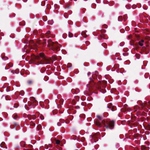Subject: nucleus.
<instances>
[{"instance_id":"obj_6","label":"nucleus","mask_w":150,"mask_h":150,"mask_svg":"<svg viewBox=\"0 0 150 150\" xmlns=\"http://www.w3.org/2000/svg\"><path fill=\"white\" fill-rule=\"evenodd\" d=\"M97 117L99 119V120H96L94 123L97 126L101 127V124H105V121L103 120H102L101 117L100 116H97Z\"/></svg>"},{"instance_id":"obj_11","label":"nucleus","mask_w":150,"mask_h":150,"mask_svg":"<svg viewBox=\"0 0 150 150\" xmlns=\"http://www.w3.org/2000/svg\"><path fill=\"white\" fill-rule=\"evenodd\" d=\"M113 107V106L111 103H109L108 105L107 106V108L109 109H111V110L112 111H113V110H112V108Z\"/></svg>"},{"instance_id":"obj_19","label":"nucleus","mask_w":150,"mask_h":150,"mask_svg":"<svg viewBox=\"0 0 150 150\" xmlns=\"http://www.w3.org/2000/svg\"><path fill=\"white\" fill-rule=\"evenodd\" d=\"M5 144V142H2V143L0 145L1 147H4V145Z\"/></svg>"},{"instance_id":"obj_9","label":"nucleus","mask_w":150,"mask_h":150,"mask_svg":"<svg viewBox=\"0 0 150 150\" xmlns=\"http://www.w3.org/2000/svg\"><path fill=\"white\" fill-rule=\"evenodd\" d=\"M150 105V101L148 103H142L140 104V106L142 108H148V106Z\"/></svg>"},{"instance_id":"obj_32","label":"nucleus","mask_w":150,"mask_h":150,"mask_svg":"<svg viewBox=\"0 0 150 150\" xmlns=\"http://www.w3.org/2000/svg\"><path fill=\"white\" fill-rule=\"evenodd\" d=\"M91 74V73L90 72H88V73H87V75H88V76H89V75H90Z\"/></svg>"},{"instance_id":"obj_17","label":"nucleus","mask_w":150,"mask_h":150,"mask_svg":"<svg viewBox=\"0 0 150 150\" xmlns=\"http://www.w3.org/2000/svg\"><path fill=\"white\" fill-rule=\"evenodd\" d=\"M137 59H139L140 57V55L138 54H136L135 55Z\"/></svg>"},{"instance_id":"obj_8","label":"nucleus","mask_w":150,"mask_h":150,"mask_svg":"<svg viewBox=\"0 0 150 150\" xmlns=\"http://www.w3.org/2000/svg\"><path fill=\"white\" fill-rule=\"evenodd\" d=\"M32 49V47L30 46L27 45L24 46L23 49H22L23 52H29L30 50Z\"/></svg>"},{"instance_id":"obj_12","label":"nucleus","mask_w":150,"mask_h":150,"mask_svg":"<svg viewBox=\"0 0 150 150\" xmlns=\"http://www.w3.org/2000/svg\"><path fill=\"white\" fill-rule=\"evenodd\" d=\"M144 42V40H142L139 42V45L141 46H142Z\"/></svg>"},{"instance_id":"obj_18","label":"nucleus","mask_w":150,"mask_h":150,"mask_svg":"<svg viewBox=\"0 0 150 150\" xmlns=\"http://www.w3.org/2000/svg\"><path fill=\"white\" fill-rule=\"evenodd\" d=\"M48 24L49 25H52L53 23V21L52 20L51 21H48L47 22Z\"/></svg>"},{"instance_id":"obj_5","label":"nucleus","mask_w":150,"mask_h":150,"mask_svg":"<svg viewBox=\"0 0 150 150\" xmlns=\"http://www.w3.org/2000/svg\"><path fill=\"white\" fill-rule=\"evenodd\" d=\"M28 118L30 120H31L30 122V125L32 126L35 125V121H34V120H35L37 117L35 115H28Z\"/></svg>"},{"instance_id":"obj_4","label":"nucleus","mask_w":150,"mask_h":150,"mask_svg":"<svg viewBox=\"0 0 150 150\" xmlns=\"http://www.w3.org/2000/svg\"><path fill=\"white\" fill-rule=\"evenodd\" d=\"M93 75V74L92 75V78L90 77L89 78V79L90 80V82L89 83L87 84L86 85L87 89H88V91L93 89V88L94 87H97V85L93 82V79L94 78Z\"/></svg>"},{"instance_id":"obj_45","label":"nucleus","mask_w":150,"mask_h":150,"mask_svg":"<svg viewBox=\"0 0 150 150\" xmlns=\"http://www.w3.org/2000/svg\"><path fill=\"white\" fill-rule=\"evenodd\" d=\"M120 45L121 46H122V45H121V44H120Z\"/></svg>"},{"instance_id":"obj_41","label":"nucleus","mask_w":150,"mask_h":150,"mask_svg":"<svg viewBox=\"0 0 150 150\" xmlns=\"http://www.w3.org/2000/svg\"><path fill=\"white\" fill-rule=\"evenodd\" d=\"M24 99H23V102H24Z\"/></svg>"},{"instance_id":"obj_43","label":"nucleus","mask_w":150,"mask_h":150,"mask_svg":"<svg viewBox=\"0 0 150 150\" xmlns=\"http://www.w3.org/2000/svg\"><path fill=\"white\" fill-rule=\"evenodd\" d=\"M6 91L7 92H8V91H7V90H6Z\"/></svg>"},{"instance_id":"obj_14","label":"nucleus","mask_w":150,"mask_h":150,"mask_svg":"<svg viewBox=\"0 0 150 150\" xmlns=\"http://www.w3.org/2000/svg\"><path fill=\"white\" fill-rule=\"evenodd\" d=\"M42 127V125L40 124H39L37 126V128L38 130H41Z\"/></svg>"},{"instance_id":"obj_38","label":"nucleus","mask_w":150,"mask_h":150,"mask_svg":"<svg viewBox=\"0 0 150 150\" xmlns=\"http://www.w3.org/2000/svg\"><path fill=\"white\" fill-rule=\"evenodd\" d=\"M4 97V96H3L2 97V98H3Z\"/></svg>"},{"instance_id":"obj_23","label":"nucleus","mask_w":150,"mask_h":150,"mask_svg":"<svg viewBox=\"0 0 150 150\" xmlns=\"http://www.w3.org/2000/svg\"><path fill=\"white\" fill-rule=\"evenodd\" d=\"M71 63H68L67 64V67H68L70 68V67H71Z\"/></svg>"},{"instance_id":"obj_1","label":"nucleus","mask_w":150,"mask_h":150,"mask_svg":"<svg viewBox=\"0 0 150 150\" xmlns=\"http://www.w3.org/2000/svg\"><path fill=\"white\" fill-rule=\"evenodd\" d=\"M33 61H37L38 64H50V62L52 60V58H48L43 53H40L39 55H34L32 57Z\"/></svg>"},{"instance_id":"obj_20","label":"nucleus","mask_w":150,"mask_h":150,"mask_svg":"<svg viewBox=\"0 0 150 150\" xmlns=\"http://www.w3.org/2000/svg\"><path fill=\"white\" fill-rule=\"evenodd\" d=\"M56 143L57 144H59L60 143V141L58 139H57L56 140Z\"/></svg>"},{"instance_id":"obj_26","label":"nucleus","mask_w":150,"mask_h":150,"mask_svg":"<svg viewBox=\"0 0 150 150\" xmlns=\"http://www.w3.org/2000/svg\"><path fill=\"white\" fill-rule=\"evenodd\" d=\"M125 6H126V8L128 9H129L130 8V7L129 6H128L126 5Z\"/></svg>"},{"instance_id":"obj_34","label":"nucleus","mask_w":150,"mask_h":150,"mask_svg":"<svg viewBox=\"0 0 150 150\" xmlns=\"http://www.w3.org/2000/svg\"><path fill=\"white\" fill-rule=\"evenodd\" d=\"M95 74L96 75H97L98 74V72L97 71H96L95 72Z\"/></svg>"},{"instance_id":"obj_27","label":"nucleus","mask_w":150,"mask_h":150,"mask_svg":"<svg viewBox=\"0 0 150 150\" xmlns=\"http://www.w3.org/2000/svg\"><path fill=\"white\" fill-rule=\"evenodd\" d=\"M40 117L42 120H43L44 119V117L42 116H40Z\"/></svg>"},{"instance_id":"obj_42","label":"nucleus","mask_w":150,"mask_h":150,"mask_svg":"<svg viewBox=\"0 0 150 150\" xmlns=\"http://www.w3.org/2000/svg\"><path fill=\"white\" fill-rule=\"evenodd\" d=\"M21 95H22V96H23V94H21Z\"/></svg>"},{"instance_id":"obj_36","label":"nucleus","mask_w":150,"mask_h":150,"mask_svg":"<svg viewBox=\"0 0 150 150\" xmlns=\"http://www.w3.org/2000/svg\"><path fill=\"white\" fill-rule=\"evenodd\" d=\"M13 107H14V108H16L17 107H15L14 106H13Z\"/></svg>"},{"instance_id":"obj_2","label":"nucleus","mask_w":150,"mask_h":150,"mask_svg":"<svg viewBox=\"0 0 150 150\" xmlns=\"http://www.w3.org/2000/svg\"><path fill=\"white\" fill-rule=\"evenodd\" d=\"M47 46L50 47L51 50L53 51H58V49L62 46L57 42H53L51 40L49 39L48 40Z\"/></svg>"},{"instance_id":"obj_15","label":"nucleus","mask_w":150,"mask_h":150,"mask_svg":"<svg viewBox=\"0 0 150 150\" xmlns=\"http://www.w3.org/2000/svg\"><path fill=\"white\" fill-rule=\"evenodd\" d=\"M123 18L122 16H120L118 17V20L119 21H122Z\"/></svg>"},{"instance_id":"obj_44","label":"nucleus","mask_w":150,"mask_h":150,"mask_svg":"<svg viewBox=\"0 0 150 150\" xmlns=\"http://www.w3.org/2000/svg\"><path fill=\"white\" fill-rule=\"evenodd\" d=\"M12 71H11V72H12Z\"/></svg>"},{"instance_id":"obj_21","label":"nucleus","mask_w":150,"mask_h":150,"mask_svg":"<svg viewBox=\"0 0 150 150\" xmlns=\"http://www.w3.org/2000/svg\"><path fill=\"white\" fill-rule=\"evenodd\" d=\"M2 59L4 60H6L8 59V58L7 57H2Z\"/></svg>"},{"instance_id":"obj_10","label":"nucleus","mask_w":150,"mask_h":150,"mask_svg":"<svg viewBox=\"0 0 150 150\" xmlns=\"http://www.w3.org/2000/svg\"><path fill=\"white\" fill-rule=\"evenodd\" d=\"M31 102L30 103H31V105H34L35 104L37 103L38 102L36 100H35V98L34 97H32L31 98Z\"/></svg>"},{"instance_id":"obj_24","label":"nucleus","mask_w":150,"mask_h":150,"mask_svg":"<svg viewBox=\"0 0 150 150\" xmlns=\"http://www.w3.org/2000/svg\"><path fill=\"white\" fill-rule=\"evenodd\" d=\"M86 32H87L86 31H82L81 32V35H85V34L86 35Z\"/></svg>"},{"instance_id":"obj_16","label":"nucleus","mask_w":150,"mask_h":150,"mask_svg":"<svg viewBox=\"0 0 150 150\" xmlns=\"http://www.w3.org/2000/svg\"><path fill=\"white\" fill-rule=\"evenodd\" d=\"M50 31H48L46 32V33L45 34V35L46 36V37L47 38H48V37L47 36V35L50 34Z\"/></svg>"},{"instance_id":"obj_40","label":"nucleus","mask_w":150,"mask_h":150,"mask_svg":"<svg viewBox=\"0 0 150 150\" xmlns=\"http://www.w3.org/2000/svg\"><path fill=\"white\" fill-rule=\"evenodd\" d=\"M12 66H13V65H12L11 66H10V67H12Z\"/></svg>"},{"instance_id":"obj_25","label":"nucleus","mask_w":150,"mask_h":150,"mask_svg":"<svg viewBox=\"0 0 150 150\" xmlns=\"http://www.w3.org/2000/svg\"><path fill=\"white\" fill-rule=\"evenodd\" d=\"M69 36L70 38L72 37H73V35L72 34L70 33L69 34Z\"/></svg>"},{"instance_id":"obj_46","label":"nucleus","mask_w":150,"mask_h":150,"mask_svg":"<svg viewBox=\"0 0 150 150\" xmlns=\"http://www.w3.org/2000/svg\"><path fill=\"white\" fill-rule=\"evenodd\" d=\"M35 50V51H36V50L35 49H34Z\"/></svg>"},{"instance_id":"obj_30","label":"nucleus","mask_w":150,"mask_h":150,"mask_svg":"<svg viewBox=\"0 0 150 150\" xmlns=\"http://www.w3.org/2000/svg\"><path fill=\"white\" fill-rule=\"evenodd\" d=\"M18 117L17 116H15L14 117H13V118L15 119H16Z\"/></svg>"},{"instance_id":"obj_31","label":"nucleus","mask_w":150,"mask_h":150,"mask_svg":"<svg viewBox=\"0 0 150 150\" xmlns=\"http://www.w3.org/2000/svg\"><path fill=\"white\" fill-rule=\"evenodd\" d=\"M19 72V71L18 69H17L16 70V73L18 74Z\"/></svg>"},{"instance_id":"obj_3","label":"nucleus","mask_w":150,"mask_h":150,"mask_svg":"<svg viewBox=\"0 0 150 150\" xmlns=\"http://www.w3.org/2000/svg\"><path fill=\"white\" fill-rule=\"evenodd\" d=\"M107 82L106 81H103L100 82L98 84V87L99 91L102 93H105L106 92L105 88Z\"/></svg>"},{"instance_id":"obj_35","label":"nucleus","mask_w":150,"mask_h":150,"mask_svg":"<svg viewBox=\"0 0 150 150\" xmlns=\"http://www.w3.org/2000/svg\"><path fill=\"white\" fill-rule=\"evenodd\" d=\"M131 36L130 35V36H129V37H128L129 39H130L131 38Z\"/></svg>"},{"instance_id":"obj_39","label":"nucleus","mask_w":150,"mask_h":150,"mask_svg":"<svg viewBox=\"0 0 150 150\" xmlns=\"http://www.w3.org/2000/svg\"><path fill=\"white\" fill-rule=\"evenodd\" d=\"M83 37H84V38H86V37H85V36H83Z\"/></svg>"},{"instance_id":"obj_7","label":"nucleus","mask_w":150,"mask_h":150,"mask_svg":"<svg viewBox=\"0 0 150 150\" xmlns=\"http://www.w3.org/2000/svg\"><path fill=\"white\" fill-rule=\"evenodd\" d=\"M114 126V122L113 121H110L107 125H105V127L106 128L112 129Z\"/></svg>"},{"instance_id":"obj_33","label":"nucleus","mask_w":150,"mask_h":150,"mask_svg":"<svg viewBox=\"0 0 150 150\" xmlns=\"http://www.w3.org/2000/svg\"><path fill=\"white\" fill-rule=\"evenodd\" d=\"M52 146V145L51 144H49L48 145V147H51Z\"/></svg>"},{"instance_id":"obj_29","label":"nucleus","mask_w":150,"mask_h":150,"mask_svg":"<svg viewBox=\"0 0 150 150\" xmlns=\"http://www.w3.org/2000/svg\"><path fill=\"white\" fill-rule=\"evenodd\" d=\"M57 125L58 126H60L61 125L60 122H58L57 123Z\"/></svg>"},{"instance_id":"obj_37","label":"nucleus","mask_w":150,"mask_h":150,"mask_svg":"<svg viewBox=\"0 0 150 150\" xmlns=\"http://www.w3.org/2000/svg\"><path fill=\"white\" fill-rule=\"evenodd\" d=\"M149 4H150V1H149Z\"/></svg>"},{"instance_id":"obj_22","label":"nucleus","mask_w":150,"mask_h":150,"mask_svg":"<svg viewBox=\"0 0 150 150\" xmlns=\"http://www.w3.org/2000/svg\"><path fill=\"white\" fill-rule=\"evenodd\" d=\"M5 98L6 100H11V99H10L8 96H5Z\"/></svg>"},{"instance_id":"obj_13","label":"nucleus","mask_w":150,"mask_h":150,"mask_svg":"<svg viewBox=\"0 0 150 150\" xmlns=\"http://www.w3.org/2000/svg\"><path fill=\"white\" fill-rule=\"evenodd\" d=\"M140 108L138 105H135L134 107V109L135 111H137L139 110Z\"/></svg>"},{"instance_id":"obj_28","label":"nucleus","mask_w":150,"mask_h":150,"mask_svg":"<svg viewBox=\"0 0 150 150\" xmlns=\"http://www.w3.org/2000/svg\"><path fill=\"white\" fill-rule=\"evenodd\" d=\"M32 83V82L31 81H29L28 82V83L29 84H31Z\"/></svg>"}]
</instances>
